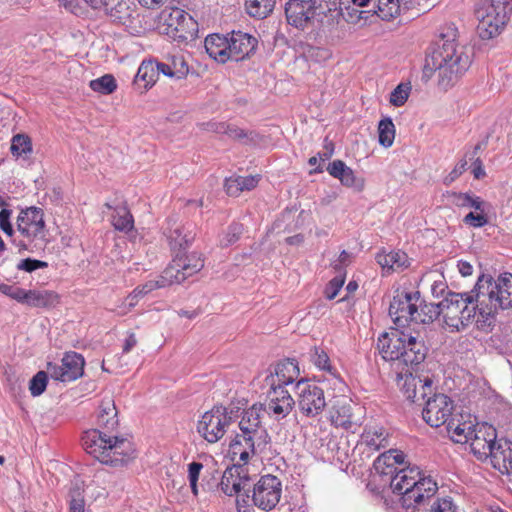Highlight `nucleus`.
Listing matches in <instances>:
<instances>
[{"label":"nucleus","instance_id":"1","mask_svg":"<svg viewBox=\"0 0 512 512\" xmlns=\"http://www.w3.org/2000/svg\"><path fill=\"white\" fill-rule=\"evenodd\" d=\"M458 30L454 24L445 26L440 39L431 47L425 58L423 74L430 78L438 72V85L447 89L453 86L469 69L472 63V51L456 43Z\"/></svg>","mask_w":512,"mask_h":512},{"label":"nucleus","instance_id":"2","mask_svg":"<svg viewBox=\"0 0 512 512\" xmlns=\"http://www.w3.org/2000/svg\"><path fill=\"white\" fill-rule=\"evenodd\" d=\"M85 451L95 459L111 467H123L136 458L134 445L125 438L91 429L82 436Z\"/></svg>","mask_w":512,"mask_h":512},{"label":"nucleus","instance_id":"3","mask_svg":"<svg viewBox=\"0 0 512 512\" xmlns=\"http://www.w3.org/2000/svg\"><path fill=\"white\" fill-rule=\"evenodd\" d=\"M377 348L385 360L397 361L398 365L414 366L421 364L427 355V347L422 339L393 329L383 333L377 342Z\"/></svg>","mask_w":512,"mask_h":512},{"label":"nucleus","instance_id":"4","mask_svg":"<svg viewBox=\"0 0 512 512\" xmlns=\"http://www.w3.org/2000/svg\"><path fill=\"white\" fill-rule=\"evenodd\" d=\"M479 316L488 319L499 308L512 307V274H501L497 280L482 275L474 287Z\"/></svg>","mask_w":512,"mask_h":512},{"label":"nucleus","instance_id":"5","mask_svg":"<svg viewBox=\"0 0 512 512\" xmlns=\"http://www.w3.org/2000/svg\"><path fill=\"white\" fill-rule=\"evenodd\" d=\"M417 466L401 468L391 477L390 487L393 493L402 496V505L411 508L434 496L437 483L431 477H421Z\"/></svg>","mask_w":512,"mask_h":512},{"label":"nucleus","instance_id":"6","mask_svg":"<svg viewBox=\"0 0 512 512\" xmlns=\"http://www.w3.org/2000/svg\"><path fill=\"white\" fill-rule=\"evenodd\" d=\"M17 232L12 243L18 253L40 248L46 236L43 210L34 206L22 210L17 217Z\"/></svg>","mask_w":512,"mask_h":512},{"label":"nucleus","instance_id":"7","mask_svg":"<svg viewBox=\"0 0 512 512\" xmlns=\"http://www.w3.org/2000/svg\"><path fill=\"white\" fill-rule=\"evenodd\" d=\"M512 12V0H485L476 9L477 32L481 39L498 36L507 24Z\"/></svg>","mask_w":512,"mask_h":512},{"label":"nucleus","instance_id":"8","mask_svg":"<svg viewBox=\"0 0 512 512\" xmlns=\"http://www.w3.org/2000/svg\"><path fill=\"white\" fill-rule=\"evenodd\" d=\"M203 267L204 261L200 254L176 252L169 266L163 271L161 278L165 284H180L198 273Z\"/></svg>","mask_w":512,"mask_h":512},{"label":"nucleus","instance_id":"9","mask_svg":"<svg viewBox=\"0 0 512 512\" xmlns=\"http://www.w3.org/2000/svg\"><path fill=\"white\" fill-rule=\"evenodd\" d=\"M232 417L224 406H214L199 420L197 430L209 443H216L225 435Z\"/></svg>","mask_w":512,"mask_h":512},{"label":"nucleus","instance_id":"10","mask_svg":"<svg viewBox=\"0 0 512 512\" xmlns=\"http://www.w3.org/2000/svg\"><path fill=\"white\" fill-rule=\"evenodd\" d=\"M472 432L468 441L472 453L480 460L491 457L495 464V452H498L497 449L504 445V440L496 441V429L486 423L475 425Z\"/></svg>","mask_w":512,"mask_h":512},{"label":"nucleus","instance_id":"11","mask_svg":"<svg viewBox=\"0 0 512 512\" xmlns=\"http://www.w3.org/2000/svg\"><path fill=\"white\" fill-rule=\"evenodd\" d=\"M261 412V405L254 404L243 412L239 422V436H243L248 443L251 442L252 449L260 445L267 447L270 441L267 430L261 423Z\"/></svg>","mask_w":512,"mask_h":512},{"label":"nucleus","instance_id":"12","mask_svg":"<svg viewBox=\"0 0 512 512\" xmlns=\"http://www.w3.org/2000/svg\"><path fill=\"white\" fill-rule=\"evenodd\" d=\"M282 484L278 477L267 474L253 486L251 500L264 511L272 510L280 501Z\"/></svg>","mask_w":512,"mask_h":512},{"label":"nucleus","instance_id":"13","mask_svg":"<svg viewBox=\"0 0 512 512\" xmlns=\"http://www.w3.org/2000/svg\"><path fill=\"white\" fill-rule=\"evenodd\" d=\"M300 411L307 417H316L326 407L324 391L307 380H299L295 385Z\"/></svg>","mask_w":512,"mask_h":512},{"label":"nucleus","instance_id":"14","mask_svg":"<svg viewBox=\"0 0 512 512\" xmlns=\"http://www.w3.org/2000/svg\"><path fill=\"white\" fill-rule=\"evenodd\" d=\"M84 357L74 351L64 354L61 365L48 362L47 370L51 378L61 382H71L83 376Z\"/></svg>","mask_w":512,"mask_h":512},{"label":"nucleus","instance_id":"15","mask_svg":"<svg viewBox=\"0 0 512 512\" xmlns=\"http://www.w3.org/2000/svg\"><path fill=\"white\" fill-rule=\"evenodd\" d=\"M418 300L419 292L414 294L397 292L389 306V315L397 326L404 327L409 322H415V317H418L416 314Z\"/></svg>","mask_w":512,"mask_h":512},{"label":"nucleus","instance_id":"16","mask_svg":"<svg viewBox=\"0 0 512 512\" xmlns=\"http://www.w3.org/2000/svg\"><path fill=\"white\" fill-rule=\"evenodd\" d=\"M249 481L250 478L247 469L241 464H234L224 471L219 486L221 491L228 496L237 494L238 496H245L249 499Z\"/></svg>","mask_w":512,"mask_h":512},{"label":"nucleus","instance_id":"17","mask_svg":"<svg viewBox=\"0 0 512 512\" xmlns=\"http://www.w3.org/2000/svg\"><path fill=\"white\" fill-rule=\"evenodd\" d=\"M453 410V401L445 394H434L425 403L422 415L425 422L431 427H439L450 419Z\"/></svg>","mask_w":512,"mask_h":512},{"label":"nucleus","instance_id":"18","mask_svg":"<svg viewBox=\"0 0 512 512\" xmlns=\"http://www.w3.org/2000/svg\"><path fill=\"white\" fill-rule=\"evenodd\" d=\"M317 9H322V1L318 3L317 0H289L285 14L290 25L303 29L316 16Z\"/></svg>","mask_w":512,"mask_h":512},{"label":"nucleus","instance_id":"19","mask_svg":"<svg viewBox=\"0 0 512 512\" xmlns=\"http://www.w3.org/2000/svg\"><path fill=\"white\" fill-rule=\"evenodd\" d=\"M299 367L295 360L285 359L278 362L270 374L266 376L265 383L269 387H285L292 384L299 376Z\"/></svg>","mask_w":512,"mask_h":512},{"label":"nucleus","instance_id":"20","mask_svg":"<svg viewBox=\"0 0 512 512\" xmlns=\"http://www.w3.org/2000/svg\"><path fill=\"white\" fill-rule=\"evenodd\" d=\"M465 295L466 293L449 292L441 301V310L445 324L456 328L457 331L463 329V321L459 320V318Z\"/></svg>","mask_w":512,"mask_h":512},{"label":"nucleus","instance_id":"21","mask_svg":"<svg viewBox=\"0 0 512 512\" xmlns=\"http://www.w3.org/2000/svg\"><path fill=\"white\" fill-rule=\"evenodd\" d=\"M257 43V39L247 33L232 32L231 37L228 38L229 60H243L256 49Z\"/></svg>","mask_w":512,"mask_h":512},{"label":"nucleus","instance_id":"22","mask_svg":"<svg viewBox=\"0 0 512 512\" xmlns=\"http://www.w3.org/2000/svg\"><path fill=\"white\" fill-rule=\"evenodd\" d=\"M268 398L267 410L276 417L287 416L295 404L290 393L283 387H270Z\"/></svg>","mask_w":512,"mask_h":512},{"label":"nucleus","instance_id":"23","mask_svg":"<svg viewBox=\"0 0 512 512\" xmlns=\"http://www.w3.org/2000/svg\"><path fill=\"white\" fill-rule=\"evenodd\" d=\"M328 173L339 179L341 184L352 188L357 192H361L365 187V180L362 177H357L354 171L348 167L342 160H334L327 167Z\"/></svg>","mask_w":512,"mask_h":512},{"label":"nucleus","instance_id":"24","mask_svg":"<svg viewBox=\"0 0 512 512\" xmlns=\"http://www.w3.org/2000/svg\"><path fill=\"white\" fill-rule=\"evenodd\" d=\"M406 380L403 386L406 398L413 403L424 400L432 392V380L426 378L424 380L412 375V369L404 372Z\"/></svg>","mask_w":512,"mask_h":512},{"label":"nucleus","instance_id":"25","mask_svg":"<svg viewBox=\"0 0 512 512\" xmlns=\"http://www.w3.org/2000/svg\"><path fill=\"white\" fill-rule=\"evenodd\" d=\"M167 237L171 249L176 253L184 251L193 242L195 233L190 227L177 220H171L167 229Z\"/></svg>","mask_w":512,"mask_h":512},{"label":"nucleus","instance_id":"26","mask_svg":"<svg viewBox=\"0 0 512 512\" xmlns=\"http://www.w3.org/2000/svg\"><path fill=\"white\" fill-rule=\"evenodd\" d=\"M228 38L219 34H212L205 38V49L209 56L220 63L229 60Z\"/></svg>","mask_w":512,"mask_h":512},{"label":"nucleus","instance_id":"27","mask_svg":"<svg viewBox=\"0 0 512 512\" xmlns=\"http://www.w3.org/2000/svg\"><path fill=\"white\" fill-rule=\"evenodd\" d=\"M98 414V426L100 431L110 434L118 427L117 410L112 399H105L100 404Z\"/></svg>","mask_w":512,"mask_h":512},{"label":"nucleus","instance_id":"28","mask_svg":"<svg viewBox=\"0 0 512 512\" xmlns=\"http://www.w3.org/2000/svg\"><path fill=\"white\" fill-rule=\"evenodd\" d=\"M250 443L244 439L243 436H239L237 434L230 444V453L232 455V459L235 460L238 457L239 461L242 462L241 465H245L251 456L256 454H261L265 451L266 447L260 445L259 447H255L252 449Z\"/></svg>","mask_w":512,"mask_h":512},{"label":"nucleus","instance_id":"29","mask_svg":"<svg viewBox=\"0 0 512 512\" xmlns=\"http://www.w3.org/2000/svg\"><path fill=\"white\" fill-rule=\"evenodd\" d=\"M105 12L114 22L126 24L133 18L136 12V4L134 0H115L111 6L105 9Z\"/></svg>","mask_w":512,"mask_h":512},{"label":"nucleus","instance_id":"30","mask_svg":"<svg viewBox=\"0 0 512 512\" xmlns=\"http://www.w3.org/2000/svg\"><path fill=\"white\" fill-rule=\"evenodd\" d=\"M22 303L31 307L48 308L58 303V295L55 292L47 290H28L24 291Z\"/></svg>","mask_w":512,"mask_h":512},{"label":"nucleus","instance_id":"31","mask_svg":"<svg viewBox=\"0 0 512 512\" xmlns=\"http://www.w3.org/2000/svg\"><path fill=\"white\" fill-rule=\"evenodd\" d=\"M165 286L163 280L159 281H148L147 283L136 287L125 299L121 306H119V314L124 315L128 313L133 307H135L138 301L147 295L149 292L156 288Z\"/></svg>","mask_w":512,"mask_h":512},{"label":"nucleus","instance_id":"32","mask_svg":"<svg viewBox=\"0 0 512 512\" xmlns=\"http://www.w3.org/2000/svg\"><path fill=\"white\" fill-rule=\"evenodd\" d=\"M260 180L259 175L255 176H231L225 180L224 188L230 196L237 197L243 191L254 189Z\"/></svg>","mask_w":512,"mask_h":512},{"label":"nucleus","instance_id":"33","mask_svg":"<svg viewBox=\"0 0 512 512\" xmlns=\"http://www.w3.org/2000/svg\"><path fill=\"white\" fill-rule=\"evenodd\" d=\"M162 74L170 78L184 79L189 73V66L183 55H171L166 62H161Z\"/></svg>","mask_w":512,"mask_h":512},{"label":"nucleus","instance_id":"34","mask_svg":"<svg viewBox=\"0 0 512 512\" xmlns=\"http://www.w3.org/2000/svg\"><path fill=\"white\" fill-rule=\"evenodd\" d=\"M176 15L182 17V22L176 23L172 27L174 36L181 41L193 40L197 33V23L192 16L181 9H176Z\"/></svg>","mask_w":512,"mask_h":512},{"label":"nucleus","instance_id":"35","mask_svg":"<svg viewBox=\"0 0 512 512\" xmlns=\"http://www.w3.org/2000/svg\"><path fill=\"white\" fill-rule=\"evenodd\" d=\"M474 427L475 425L471 422H460L459 419L454 417L446 422V429L452 441L456 443H468Z\"/></svg>","mask_w":512,"mask_h":512},{"label":"nucleus","instance_id":"36","mask_svg":"<svg viewBox=\"0 0 512 512\" xmlns=\"http://www.w3.org/2000/svg\"><path fill=\"white\" fill-rule=\"evenodd\" d=\"M160 65L161 62L156 60L143 61L138 68L136 81L144 82L145 87L152 86L158 80L160 73H162Z\"/></svg>","mask_w":512,"mask_h":512},{"label":"nucleus","instance_id":"37","mask_svg":"<svg viewBox=\"0 0 512 512\" xmlns=\"http://www.w3.org/2000/svg\"><path fill=\"white\" fill-rule=\"evenodd\" d=\"M377 262L383 268L389 270H402L406 268L408 263V256L405 252L396 251L390 253H379L377 254Z\"/></svg>","mask_w":512,"mask_h":512},{"label":"nucleus","instance_id":"38","mask_svg":"<svg viewBox=\"0 0 512 512\" xmlns=\"http://www.w3.org/2000/svg\"><path fill=\"white\" fill-rule=\"evenodd\" d=\"M395 457L401 458L402 452L393 449L384 452L374 461L375 470L382 475H396L398 468L393 462Z\"/></svg>","mask_w":512,"mask_h":512},{"label":"nucleus","instance_id":"39","mask_svg":"<svg viewBox=\"0 0 512 512\" xmlns=\"http://www.w3.org/2000/svg\"><path fill=\"white\" fill-rule=\"evenodd\" d=\"M330 417L335 426L350 428L353 424L351 405L349 403L334 405Z\"/></svg>","mask_w":512,"mask_h":512},{"label":"nucleus","instance_id":"40","mask_svg":"<svg viewBox=\"0 0 512 512\" xmlns=\"http://www.w3.org/2000/svg\"><path fill=\"white\" fill-rule=\"evenodd\" d=\"M275 3L276 0H246L245 6L250 16L264 19L272 13Z\"/></svg>","mask_w":512,"mask_h":512},{"label":"nucleus","instance_id":"41","mask_svg":"<svg viewBox=\"0 0 512 512\" xmlns=\"http://www.w3.org/2000/svg\"><path fill=\"white\" fill-rule=\"evenodd\" d=\"M31 138L26 134H16L12 137L10 151L14 156L28 159L32 154Z\"/></svg>","mask_w":512,"mask_h":512},{"label":"nucleus","instance_id":"42","mask_svg":"<svg viewBox=\"0 0 512 512\" xmlns=\"http://www.w3.org/2000/svg\"><path fill=\"white\" fill-rule=\"evenodd\" d=\"M416 314L418 317H415V323L428 324L436 320L440 315H442L441 310V301L437 304L435 303H424L420 306V310L418 307L416 308Z\"/></svg>","mask_w":512,"mask_h":512},{"label":"nucleus","instance_id":"43","mask_svg":"<svg viewBox=\"0 0 512 512\" xmlns=\"http://www.w3.org/2000/svg\"><path fill=\"white\" fill-rule=\"evenodd\" d=\"M495 452V467L499 470H505L508 474H512V442L504 440V445L500 446Z\"/></svg>","mask_w":512,"mask_h":512},{"label":"nucleus","instance_id":"44","mask_svg":"<svg viewBox=\"0 0 512 512\" xmlns=\"http://www.w3.org/2000/svg\"><path fill=\"white\" fill-rule=\"evenodd\" d=\"M477 311L479 312L478 302L475 299L474 289L466 293L464 298V304L461 308V314L459 320L463 321V328L466 327L476 316Z\"/></svg>","mask_w":512,"mask_h":512},{"label":"nucleus","instance_id":"45","mask_svg":"<svg viewBox=\"0 0 512 512\" xmlns=\"http://www.w3.org/2000/svg\"><path fill=\"white\" fill-rule=\"evenodd\" d=\"M112 224L119 231L128 232L133 229L134 220L130 211L125 206L115 208Z\"/></svg>","mask_w":512,"mask_h":512},{"label":"nucleus","instance_id":"46","mask_svg":"<svg viewBox=\"0 0 512 512\" xmlns=\"http://www.w3.org/2000/svg\"><path fill=\"white\" fill-rule=\"evenodd\" d=\"M379 143L383 147L392 146L395 139V125L391 118L386 117L378 124Z\"/></svg>","mask_w":512,"mask_h":512},{"label":"nucleus","instance_id":"47","mask_svg":"<svg viewBox=\"0 0 512 512\" xmlns=\"http://www.w3.org/2000/svg\"><path fill=\"white\" fill-rule=\"evenodd\" d=\"M89 87L100 94L109 95L117 88V83L113 75L105 74L102 77L91 80Z\"/></svg>","mask_w":512,"mask_h":512},{"label":"nucleus","instance_id":"48","mask_svg":"<svg viewBox=\"0 0 512 512\" xmlns=\"http://www.w3.org/2000/svg\"><path fill=\"white\" fill-rule=\"evenodd\" d=\"M401 0H378L377 15L382 19L389 21L395 18L400 12Z\"/></svg>","mask_w":512,"mask_h":512},{"label":"nucleus","instance_id":"49","mask_svg":"<svg viewBox=\"0 0 512 512\" xmlns=\"http://www.w3.org/2000/svg\"><path fill=\"white\" fill-rule=\"evenodd\" d=\"M224 127L225 128H223L224 131L222 132V134L227 135L228 138L233 140L241 141L246 139V143H255L259 137L258 134L255 133L254 131L247 132L235 125L225 123Z\"/></svg>","mask_w":512,"mask_h":512},{"label":"nucleus","instance_id":"50","mask_svg":"<svg viewBox=\"0 0 512 512\" xmlns=\"http://www.w3.org/2000/svg\"><path fill=\"white\" fill-rule=\"evenodd\" d=\"M69 512H84V491L79 485L73 486L69 491Z\"/></svg>","mask_w":512,"mask_h":512},{"label":"nucleus","instance_id":"51","mask_svg":"<svg viewBox=\"0 0 512 512\" xmlns=\"http://www.w3.org/2000/svg\"><path fill=\"white\" fill-rule=\"evenodd\" d=\"M48 370L37 372L30 380L29 390L33 396L41 395L47 386Z\"/></svg>","mask_w":512,"mask_h":512},{"label":"nucleus","instance_id":"52","mask_svg":"<svg viewBox=\"0 0 512 512\" xmlns=\"http://www.w3.org/2000/svg\"><path fill=\"white\" fill-rule=\"evenodd\" d=\"M411 86L409 84H399L390 94V103L396 107L405 104L409 97Z\"/></svg>","mask_w":512,"mask_h":512},{"label":"nucleus","instance_id":"53","mask_svg":"<svg viewBox=\"0 0 512 512\" xmlns=\"http://www.w3.org/2000/svg\"><path fill=\"white\" fill-rule=\"evenodd\" d=\"M463 222L473 228H480L488 223V218L484 212H470L464 218Z\"/></svg>","mask_w":512,"mask_h":512},{"label":"nucleus","instance_id":"54","mask_svg":"<svg viewBox=\"0 0 512 512\" xmlns=\"http://www.w3.org/2000/svg\"><path fill=\"white\" fill-rule=\"evenodd\" d=\"M344 281L345 277L340 273L331 279L325 288L326 298L329 300L334 299L337 296L339 290L342 288Z\"/></svg>","mask_w":512,"mask_h":512},{"label":"nucleus","instance_id":"55","mask_svg":"<svg viewBox=\"0 0 512 512\" xmlns=\"http://www.w3.org/2000/svg\"><path fill=\"white\" fill-rule=\"evenodd\" d=\"M47 267H48L47 262L37 260V259H32V258L23 259L17 264L18 270H22V271H25L28 273H31L37 269H43V268H47Z\"/></svg>","mask_w":512,"mask_h":512},{"label":"nucleus","instance_id":"56","mask_svg":"<svg viewBox=\"0 0 512 512\" xmlns=\"http://www.w3.org/2000/svg\"><path fill=\"white\" fill-rule=\"evenodd\" d=\"M430 512H458V507L450 497L437 499L431 506Z\"/></svg>","mask_w":512,"mask_h":512},{"label":"nucleus","instance_id":"57","mask_svg":"<svg viewBox=\"0 0 512 512\" xmlns=\"http://www.w3.org/2000/svg\"><path fill=\"white\" fill-rule=\"evenodd\" d=\"M243 225L240 223H232L227 230V234L225 238L221 241V243L225 246L233 244L236 242L240 235L243 233Z\"/></svg>","mask_w":512,"mask_h":512},{"label":"nucleus","instance_id":"58","mask_svg":"<svg viewBox=\"0 0 512 512\" xmlns=\"http://www.w3.org/2000/svg\"><path fill=\"white\" fill-rule=\"evenodd\" d=\"M316 15L324 16V17L330 16L332 21H337L338 22V20L342 16V11L337 6L336 2H333L331 5L326 3L325 6L322 4V9H317V14Z\"/></svg>","mask_w":512,"mask_h":512},{"label":"nucleus","instance_id":"59","mask_svg":"<svg viewBox=\"0 0 512 512\" xmlns=\"http://www.w3.org/2000/svg\"><path fill=\"white\" fill-rule=\"evenodd\" d=\"M10 216V210L2 209L0 211V229L13 240V238L16 237L17 235L15 234V231L9 221Z\"/></svg>","mask_w":512,"mask_h":512},{"label":"nucleus","instance_id":"60","mask_svg":"<svg viewBox=\"0 0 512 512\" xmlns=\"http://www.w3.org/2000/svg\"><path fill=\"white\" fill-rule=\"evenodd\" d=\"M24 289L14 286V285H8V284H0V292L4 295H7L11 297L12 299L22 303L24 294Z\"/></svg>","mask_w":512,"mask_h":512},{"label":"nucleus","instance_id":"61","mask_svg":"<svg viewBox=\"0 0 512 512\" xmlns=\"http://www.w3.org/2000/svg\"><path fill=\"white\" fill-rule=\"evenodd\" d=\"M470 196L469 193H461V192H449L447 197L449 201L460 208H468V204L470 203Z\"/></svg>","mask_w":512,"mask_h":512},{"label":"nucleus","instance_id":"62","mask_svg":"<svg viewBox=\"0 0 512 512\" xmlns=\"http://www.w3.org/2000/svg\"><path fill=\"white\" fill-rule=\"evenodd\" d=\"M314 364L322 370H330L331 366L329 364V357L326 352L323 350H319L317 348L314 349V353L312 355Z\"/></svg>","mask_w":512,"mask_h":512},{"label":"nucleus","instance_id":"63","mask_svg":"<svg viewBox=\"0 0 512 512\" xmlns=\"http://www.w3.org/2000/svg\"><path fill=\"white\" fill-rule=\"evenodd\" d=\"M467 168V161L465 159L460 160L454 169L449 173V175L445 178L444 183L449 185L453 181H455Z\"/></svg>","mask_w":512,"mask_h":512},{"label":"nucleus","instance_id":"64","mask_svg":"<svg viewBox=\"0 0 512 512\" xmlns=\"http://www.w3.org/2000/svg\"><path fill=\"white\" fill-rule=\"evenodd\" d=\"M364 441L369 447L373 448L374 450L385 448L388 445L386 438H381L379 441V439L371 435L370 431L364 434Z\"/></svg>","mask_w":512,"mask_h":512}]
</instances>
